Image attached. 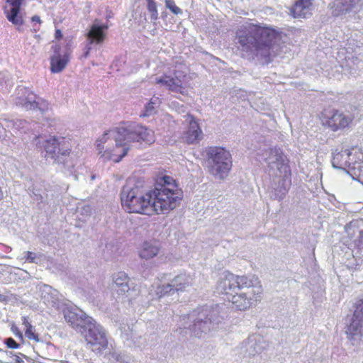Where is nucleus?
I'll list each match as a JSON object with an SVG mask.
<instances>
[{
    "mask_svg": "<svg viewBox=\"0 0 363 363\" xmlns=\"http://www.w3.org/2000/svg\"><path fill=\"white\" fill-rule=\"evenodd\" d=\"M217 289L238 311H246L261 301L263 287L255 275H237L225 272L217 284Z\"/></svg>",
    "mask_w": 363,
    "mask_h": 363,
    "instance_id": "1",
    "label": "nucleus"
},
{
    "mask_svg": "<svg viewBox=\"0 0 363 363\" xmlns=\"http://www.w3.org/2000/svg\"><path fill=\"white\" fill-rule=\"evenodd\" d=\"M281 38V31L260 24L250 23L236 32L238 48L245 52L269 51Z\"/></svg>",
    "mask_w": 363,
    "mask_h": 363,
    "instance_id": "2",
    "label": "nucleus"
},
{
    "mask_svg": "<svg viewBox=\"0 0 363 363\" xmlns=\"http://www.w3.org/2000/svg\"><path fill=\"white\" fill-rule=\"evenodd\" d=\"M152 213L155 215L168 214L180 205L183 191L172 177L164 175L157 178L150 190Z\"/></svg>",
    "mask_w": 363,
    "mask_h": 363,
    "instance_id": "3",
    "label": "nucleus"
},
{
    "mask_svg": "<svg viewBox=\"0 0 363 363\" xmlns=\"http://www.w3.org/2000/svg\"><path fill=\"white\" fill-rule=\"evenodd\" d=\"M120 127L105 133L101 138L96 141V147L99 154L106 160H112L119 162L130 150V142L121 133Z\"/></svg>",
    "mask_w": 363,
    "mask_h": 363,
    "instance_id": "4",
    "label": "nucleus"
},
{
    "mask_svg": "<svg viewBox=\"0 0 363 363\" xmlns=\"http://www.w3.org/2000/svg\"><path fill=\"white\" fill-rule=\"evenodd\" d=\"M269 159L272 160L269 164L272 167L274 164L277 172L275 174L277 179L274 188L275 199L281 200L286 196L291 186V170L289 165V160L279 148H272L269 151Z\"/></svg>",
    "mask_w": 363,
    "mask_h": 363,
    "instance_id": "5",
    "label": "nucleus"
},
{
    "mask_svg": "<svg viewBox=\"0 0 363 363\" xmlns=\"http://www.w3.org/2000/svg\"><path fill=\"white\" fill-rule=\"evenodd\" d=\"M123 209L130 213L153 215L150 190L143 193L138 186L130 189L121 194Z\"/></svg>",
    "mask_w": 363,
    "mask_h": 363,
    "instance_id": "6",
    "label": "nucleus"
},
{
    "mask_svg": "<svg viewBox=\"0 0 363 363\" xmlns=\"http://www.w3.org/2000/svg\"><path fill=\"white\" fill-rule=\"evenodd\" d=\"M206 155L211 164L209 167L211 174L223 179L232 167L230 153L220 147H209L206 149Z\"/></svg>",
    "mask_w": 363,
    "mask_h": 363,
    "instance_id": "7",
    "label": "nucleus"
},
{
    "mask_svg": "<svg viewBox=\"0 0 363 363\" xmlns=\"http://www.w3.org/2000/svg\"><path fill=\"white\" fill-rule=\"evenodd\" d=\"M72 144L69 138L52 137L47 139V154L55 162L65 164L72 153Z\"/></svg>",
    "mask_w": 363,
    "mask_h": 363,
    "instance_id": "8",
    "label": "nucleus"
},
{
    "mask_svg": "<svg viewBox=\"0 0 363 363\" xmlns=\"http://www.w3.org/2000/svg\"><path fill=\"white\" fill-rule=\"evenodd\" d=\"M319 118L323 126L333 132L348 128L353 121L352 117L330 107L324 108L321 111Z\"/></svg>",
    "mask_w": 363,
    "mask_h": 363,
    "instance_id": "9",
    "label": "nucleus"
},
{
    "mask_svg": "<svg viewBox=\"0 0 363 363\" xmlns=\"http://www.w3.org/2000/svg\"><path fill=\"white\" fill-rule=\"evenodd\" d=\"M174 77H171L164 74L156 78L155 83L165 86L169 91L188 95L189 89L192 88L189 83L190 77L186 72L179 71L174 72Z\"/></svg>",
    "mask_w": 363,
    "mask_h": 363,
    "instance_id": "10",
    "label": "nucleus"
},
{
    "mask_svg": "<svg viewBox=\"0 0 363 363\" xmlns=\"http://www.w3.org/2000/svg\"><path fill=\"white\" fill-rule=\"evenodd\" d=\"M121 133L125 135L130 143L138 142L150 145L155 142L153 130L139 124H127L123 123L120 126Z\"/></svg>",
    "mask_w": 363,
    "mask_h": 363,
    "instance_id": "11",
    "label": "nucleus"
},
{
    "mask_svg": "<svg viewBox=\"0 0 363 363\" xmlns=\"http://www.w3.org/2000/svg\"><path fill=\"white\" fill-rule=\"evenodd\" d=\"M72 50L69 45L65 48L55 45L50 58V70L52 73L62 72L70 61Z\"/></svg>",
    "mask_w": 363,
    "mask_h": 363,
    "instance_id": "12",
    "label": "nucleus"
},
{
    "mask_svg": "<svg viewBox=\"0 0 363 363\" xmlns=\"http://www.w3.org/2000/svg\"><path fill=\"white\" fill-rule=\"evenodd\" d=\"M84 338L94 352H101L108 347V340L105 333L95 325H89L84 335Z\"/></svg>",
    "mask_w": 363,
    "mask_h": 363,
    "instance_id": "13",
    "label": "nucleus"
},
{
    "mask_svg": "<svg viewBox=\"0 0 363 363\" xmlns=\"http://www.w3.org/2000/svg\"><path fill=\"white\" fill-rule=\"evenodd\" d=\"M357 157H363V152L357 147L344 150L334 154L332 160L333 166L337 169H347L349 172Z\"/></svg>",
    "mask_w": 363,
    "mask_h": 363,
    "instance_id": "14",
    "label": "nucleus"
},
{
    "mask_svg": "<svg viewBox=\"0 0 363 363\" xmlns=\"http://www.w3.org/2000/svg\"><path fill=\"white\" fill-rule=\"evenodd\" d=\"M96 21L97 20H95L86 35L88 40V45L86 47V50L84 54V57H87L89 55L91 45L102 44L106 38V31L108 28V25L106 23L99 25L96 23Z\"/></svg>",
    "mask_w": 363,
    "mask_h": 363,
    "instance_id": "15",
    "label": "nucleus"
},
{
    "mask_svg": "<svg viewBox=\"0 0 363 363\" xmlns=\"http://www.w3.org/2000/svg\"><path fill=\"white\" fill-rule=\"evenodd\" d=\"M37 96L29 89L18 86L17 89V96L14 101L16 106L22 108L23 110H35L39 108L42 113L41 108L38 107L39 102L37 101Z\"/></svg>",
    "mask_w": 363,
    "mask_h": 363,
    "instance_id": "16",
    "label": "nucleus"
},
{
    "mask_svg": "<svg viewBox=\"0 0 363 363\" xmlns=\"http://www.w3.org/2000/svg\"><path fill=\"white\" fill-rule=\"evenodd\" d=\"M23 0H5L4 11L9 22L15 26H21L23 23L20 15V8Z\"/></svg>",
    "mask_w": 363,
    "mask_h": 363,
    "instance_id": "17",
    "label": "nucleus"
},
{
    "mask_svg": "<svg viewBox=\"0 0 363 363\" xmlns=\"http://www.w3.org/2000/svg\"><path fill=\"white\" fill-rule=\"evenodd\" d=\"M362 328H363V298L357 302L346 333L351 338H353L355 335L361 333Z\"/></svg>",
    "mask_w": 363,
    "mask_h": 363,
    "instance_id": "18",
    "label": "nucleus"
},
{
    "mask_svg": "<svg viewBox=\"0 0 363 363\" xmlns=\"http://www.w3.org/2000/svg\"><path fill=\"white\" fill-rule=\"evenodd\" d=\"M186 117L189 121L188 129L184 133V140L187 144L198 143L202 139V130L193 115L187 114Z\"/></svg>",
    "mask_w": 363,
    "mask_h": 363,
    "instance_id": "19",
    "label": "nucleus"
},
{
    "mask_svg": "<svg viewBox=\"0 0 363 363\" xmlns=\"http://www.w3.org/2000/svg\"><path fill=\"white\" fill-rule=\"evenodd\" d=\"M313 0H296L290 9L294 18H306L311 14Z\"/></svg>",
    "mask_w": 363,
    "mask_h": 363,
    "instance_id": "20",
    "label": "nucleus"
},
{
    "mask_svg": "<svg viewBox=\"0 0 363 363\" xmlns=\"http://www.w3.org/2000/svg\"><path fill=\"white\" fill-rule=\"evenodd\" d=\"M345 230L350 237L358 235L357 239L354 240V247L358 250H363V228L361 227L360 222L351 221L346 225Z\"/></svg>",
    "mask_w": 363,
    "mask_h": 363,
    "instance_id": "21",
    "label": "nucleus"
},
{
    "mask_svg": "<svg viewBox=\"0 0 363 363\" xmlns=\"http://www.w3.org/2000/svg\"><path fill=\"white\" fill-rule=\"evenodd\" d=\"M192 279L189 275L179 274L172 281V284H167V288L169 291L172 290L184 291L187 286L191 284Z\"/></svg>",
    "mask_w": 363,
    "mask_h": 363,
    "instance_id": "22",
    "label": "nucleus"
},
{
    "mask_svg": "<svg viewBox=\"0 0 363 363\" xmlns=\"http://www.w3.org/2000/svg\"><path fill=\"white\" fill-rule=\"evenodd\" d=\"M113 281L118 287V293H124L129 290L128 275L123 272H119L113 275Z\"/></svg>",
    "mask_w": 363,
    "mask_h": 363,
    "instance_id": "23",
    "label": "nucleus"
},
{
    "mask_svg": "<svg viewBox=\"0 0 363 363\" xmlns=\"http://www.w3.org/2000/svg\"><path fill=\"white\" fill-rule=\"evenodd\" d=\"M349 173L363 184V157H357L350 167Z\"/></svg>",
    "mask_w": 363,
    "mask_h": 363,
    "instance_id": "24",
    "label": "nucleus"
},
{
    "mask_svg": "<svg viewBox=\"0 0 363 363\" xmlns=\"http://www.w3.org/2000/svg\"><path fill=\"white\" fill-rule=\"evenodd\" d=\"M357 1L358 0H335L334 2V5L336 6L335 14L337 16L350 11Z\"/></svg>",
    "mask_w": 363,
    "mask_h": 363,
    "instance_id": "25",
    "label": "nucleus"
},
{
    "mask_svg": "<svg viewBox=\"0 0 363 363\" xmlns=\"http://www.w3.org/2000/svg\"><path fill=\"white\" fill-rule=\"evenodd\" d=\"M159 248L147 242H145L139 251L140 257L143 259H148L157 255Z\"/></svg>",
    "mask_w": 363,
    "mask_h": 363,
    "instance_id": "26",
    "label": "nucleus"
},
{
    "mask_svg": "<svg viewBox=\"0 0 363 363\" xmlns=\"http://www.w3.org/2000/svg\"><path fill=\"white\" fill-rule=\"evenodd\" d=\"M13 85V80L11 74L7 72L0 73V89L4 93L10 92Z\"/></svg>",
    "mask_w": 363,
    "mask_h": 363,
    "instance_id": "27",
    "label": "nucleus"
},
{
    "mask_svg": "<svg viewBox=\"0 0 363 363\" xmlns=\"http://www.w3.org/2000/svg\"><path fill=\"white\" fill-rule=\"evenodd\" d=\"M196 336L200 335V332H205L209 330L208 320H199L195 323L192 328Z\"/></svg>",
    "mask_w": 363,
    "mask_h": 363,
    "instance_id": "28",
    "label": "nucleus"
},
{
    "mask_svg": "<svg viewBox=\"0 0 363 363\" xmlns=\"http://www.w3.org/2000/svg\"><path fill=\"white\" fill-rule=\"evenodd\" d=\"M147 1V9L150 13V18L152 21H156L158 18V11L157 8V4L155 0H146Z\"/></svg>",
    "mask_w": 363,
    "mask_h": 363,
    "instance_id": "29",
    "label": "nucleus"
},
{
    "mask_svg": "<svg viewBox=\"0 0 363 363\" xmlns=\"http://www.w3.org/2000/svg\"><path fill=\"white\" fill-rule=\"evenodd\" d=\"M64 316L65 320L70 323L72 325H78V321L79 320V317L78 314L70 311L67 310L64 311Z\"/></svg>",
    "mask_w": 363,
    "mask_h": 363,
    "instance_id": "30",
    "label": "nucleus"
},
{
    "mask_svg": "<svg viewBox=\"0 0 363 363\" xmlns=\"http://www.w3.org/2000/svg\"><path fill=\"white\" fill-rule=\"evenodd\" d=\"M165 6L172 13L179 15L182 13V10L179 8L174 0H164Z\"/></svg>",
    "mask_w": 363,
    "mask_h": 363,
    "instance_id": "31",
    "label": "nucleus"
},
{
    "mask_svg": "<svg viewBox=\"0 0 363 363\" xmlns=\"http://www.w3.org/2000/svg\"><path fill=\"white\" fill-rule=\"evenodd\" d=\"M165 6L172 13L179 15L182 13V10L179 8L174 0H164Z\"/></svg>",
    "mask_w": 363,
    "mask_h": 363,
    "instance_id": "32",
    "label": "nucleus"
},
{
    "mask_svg": "<svg viewBox=\"0 0 363 363\" xmlns=\"http://www.w3.org/2000/svg\"><path fill=\"white\" fill-rule=\"evenodd\" d=\"M18 258L21 260H25L26 262H35V263L38 262H37L38 257H36V255L35 254H33V252H29V251L23 252L18 257Z\"/></svg>",
    "mask_w": 363,
    "mask_h": 363,
    "instance_id": "33",
    "label": "nucleus"
},
{
    "mask_svg": "<svg viewBox=\"0 0 363 363\" xmlns=\"http://www.w3.org/2000/svg\"><path fill=\"white\" fill-rule=\"evenodd\" d=\"M155 102H154L152 101V99H151L148 104L146 105L145 108V111H144V113L143 114V116H149L150 115H152L154 111H155Z\"/></svg>",
    "mask_w": 363,
    "mask_h": 363,
    "instance_id": "34",
    "label": "nucleus"
},
{
    "mask_svg": "<svg viewBox=\"0 0 363 363\" xmlns=\"http://www.w3.org/2000/svg\"><path fill=\"white\" fill-rule=\"evenodd\" d=\"M25 335L30 340L38 341V335L33 331V327L31 325H28L26 328Z\"/></svg>",
    "mask_w": 363,
    "mask_h": 363,
    "instance_id": "35",
    "label": "nucleus"
},
{
    "mask_svg": "<svg viewBox=\"0 0 363 363\" xmlns=\"http://www.w3.org/2000/svg\"><path fill=\"white\" fill-rule=\"evenodd\" d=\"M4 343L6 345L7 347L11 349H17L19 347L20 345L17 343L13 338L9 337L4 340Z\"/></svg>",
    "mask_w": 363,
    "mask_h": 363,
    "instance_id": "36",
    "label": "nucleus"
},
{
    "mask_svg": "<svg viewBox=\"0 0 363 363\" xmlns=\"http://www.w3.org/2000/svg\"><path fill=\"white\" fill-rule=\"evenodd\" d=\"M55 38L57 40H60L62 38V33L60 29H56L55 33Z\"/></svg>",
    "mask_w": 363,
    "mask_h": 363,
    "instance_id": "37",
    "label": "nucleus"
},
{
    "mask_svg": "<svg viewBox=\"0 0 363 363\" xmlns=\"http://www.w3.org/2000/svg\"><path fill=\"white\" fill-rule=\"evenodd\" d=\"M31 20H32V21H33V22H37V23H38L39 24H40V23H42V21H40V17H39V16H33V17H32V18H31Z\"/></svg>",
    "mask_w": 363,
    "mask_h": 363,
    "instance_id": "38",
    "label": "nucleus"
},
{
    "mask_svg": "<svg viewBox=\"0 0 363 363\" xmlns=\"http://www.w3.org/2000/svg\"><path fill=\"white\" fill-rule=\"evenodd\" d=\"M23 324L25 325V328H26L28 325H30L27 319L26 318H23Z\"/></svg>",
    "mask_w": 363,
    "mask_h": 363,
    "instance_id": "39",
    "label": "nucleus"
},
{
    "mask_svg": "<svg viewBox=\"0 0 363 363\" xmlns=\"http://www.w3.org/2000/svg\"><path fill=\"white\" fill-rule=\"evenodd\" d=\"M15 333H16V336H18V337H21V338H22V337H23L22 333H20L19 331L15 332Z\"/></svg>",
    "mask_w": 363,
    "mask_h": 363,
    "instance_id": "40",
    "label": "nucleus"
},
{
    "mask_svg": "<svg viewBox=\"0 0 363 363\" xmlns=\"http://www.w3.org/2000/svg\"><path fill=\"white\" fill-rule=\"evenodd\" d=\"M16 362H22V360L18 357L17 359H16Z\"/></svg>",
    "mask_w": 363,
    "mask_h": 363,
    "instance_id": "41",
    "label": "nucleus"
},
{
    "mask_svg": "<svg viewBox=\"0 0 363 363\" xmlns=\"http://www.w3.org/2000/svg\"><path fill=\"white\" fill-rule=\"evenodd\" d=\"M362 363H363V362Z\"/></svg>",
    "mask_w": 363,
    "mask_h": 363,
    "instance_id": "42",
    "label": "nucleus"
}]
</instances>
